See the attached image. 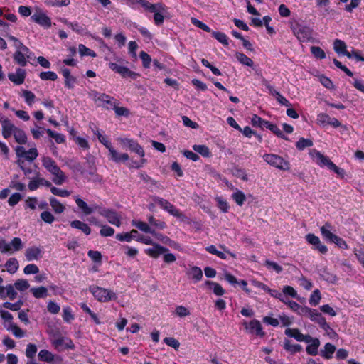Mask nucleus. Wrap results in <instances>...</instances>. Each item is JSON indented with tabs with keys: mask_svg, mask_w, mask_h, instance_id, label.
<instances>
[{
	"mask_svg": "<svg viewBox=\"0 0 364 364\" xmlns=\"http://www.w3.org/2000/svg\"><path fill=\"white\" fill-rule=\"evenodd\" d=\"M290 28L295 37L301 43L313 42L314 32L311 27L296 21L290 22Z\"/></svg>",
	"mask_w": 364,
	"mask_h": 364,
	"instance_id": "nucleus-1",
	"label": "nucleus"
},
{
	"mask_svg": "<svg viewBox=\"0 0 364 364\" xmlns=\"http://www.w3.org/2000/svg\"><path fill=\"white\" fill-rule=\"evenodd\" d=\"M42 166L53 176L52 181L56 185H62L66 180V176L49 156L42 158Z\"/></svg>",
	"mask_w": 364,
	"mask_h": 364,
	"instance_id": "nucleus-2",
	"label": "nucleus"
},
{
	"mask_svg": "<svg viewBox=\"0 0 364 364\" xmlns=\"http://www.w3.org/2000/svg\"><path fill=\"white\" fill-rule=\"evenodd\" d=\"M89 97L97 103V106L103 107L107 109H111L117 100L105 94L96 90H91L88 92Z\"/></svg>",
	"mask_w": 364,
	"mask_h": 364,
	"instance_id": "nucleus-3",
	"label": "nucleus"
},
{
	"mask_svg": "<svg viewBox=\"0 0 364 364\" xmlns=\"http://www.w3.org/2000/svg\"><path fill=\"white\" fill-rule=\"evenodd\" d=\"M89 291L94 297L100 302H107L117 299L116 294L112 291L98 286H90Z\"/></svg>",
	"mask_w": 364,
	"mask_h": 364,
	"instance_id": "nucleus-4",
	"label": "nucleus"
},
{
	"mask_svg": "<svg viewBox=\"0 0 364 364\" xmlns=\"http://www.w3.org/2000/svg\"><path fill=\"white\" fill-rule=\"evenodd\" d=\"M262 158L269 165L279 170L287 171L290 168L289 162L279 155L275 154H265L263 155Z\"/></svg>",
	"mask_w": 364,
	"mask_h": 364,
	"instance_id": "nucleus-5",
	"label": "nucleus"
},
{
	"mask_svg": "<svg viewBox=\"0 0 364 364\" xmlns=\"http://www.w3.org/2000/svg\"><path fill=\"white\" fill-rule=\"evenodd\" d=\"M31 20L44 28H49L52 26L51 19L46 12L41 8H36L35 12L31 16Z\"/></svg>",
	"mask_w": 364,
	"mask_h": 364,
	"instance_id": "nucleus-6",
	"label": "nucleus"
},
{
	"mask_svg": "<svg viewBox=\"0 0 364 364\" xmlns=\"http://www.w3.org/2000/svg\"><path fill=\"white\" fill-rule=\"evenodd\" d=\"M98 213L100 215L105 218L109 223L117 227H120L122 224L121 217L114 210L99 207Z\"/></svg>",
	"mask_w": 364,
	"mask_h": 364,
	"instance_id": "nucleus-7",
	"label": "nucleus"
},
{
	"mask_svg": "<svg viewBox=\"0 0 364 364\" xmlns=\"http://www.w3.org/2000/svg\"><path fill=\"white\" fill-rule=\"evenodd\" d=\"M109 68L114 72L119 74L122 77H129L136 80L139 74L130 70L127 67L115 63H109Z\"/></svg>",
	"mask_w": 364,
	"mask_h": 364,
	"instance_id": "nucleus-8",
	"label": "nucleus"
},
{
	"mask_svg": "<svg viewBox=\"0 0 364 364\" xmlns=\"http://www.w3.org/2000/svg\"><path fill=\"white\" fill-rule=\"evenodd\" d=\"M51 344L58 351H62L65 349H74L75 348V345L71 339L63 336L54 337L51 340Z\"/></svg>",
	"mask_w": 364,
	"mask_h": 364,
	"instance_id": "nucleus-9",
	"label": "nucleus"
},
{
	"mask_svg": "<svg viewBox=\"0 0 364 364\" xmlns=\"http://www.w3.org/2000/svg\"><path fill=\"white\" fill-rule=\"evenodd\" d=\"M306 242L313 245V249L321 254L325 255L328 252V247L320 240V238L313 233H309L305 237Z\"/></svg>",
	"mask_w": 364,
	"mask_h": 364,
	"instance_id": "nucleus-10",
	"label": "nucleus"
},
{
	"mask_svg": "<svg viewBox=\"0 0 364 364\" xmlns=\"http://www.w3.org/2000/svg\"><path fill=\"white\" fill-rule=\"evenodd\" d=\"M153 201L171 215L175 217L181 216L179 210L167 200L158 196H154L153 198Z\"/></svg>",
	"mask_w": 364,
	"mask_h": 364,
	"instance_id": "nucleus-11",
	"label": "nucleus"
},
{
	"mask_svg": "<svg viewBox=\"0 0 364 364\" xmlns=\"http://www.w3.org/2000/svg\"><path fill=\"white\" fill-rule=\"evenodd\" d=\"M50 187L51 182L43 178L39 172L35 173V176L33 177L28 183V187L30 191H36L40 186Z\"/></svg>",
	"mask_w": 364,
	"mask_h": 364,
	"instance_id": "nucleus-12",
	"label": "nucleus"
},
{
	"mask_svg": "<svg viewBox=\"0 0 364 364\" xmlns=\"http://www.w3.org/2000/svg\"><path fill=\"white\" fill-rule=\"evenodd\" d=\"M118 140L122 145L127 146L130 151L135 152L141 157L144 156V151L136 141L129 138H120Z\"/></svg>",
	"mask_w": 364,
	"mask_h": 364,
	"instance_id": "nucleus-13",
	"label": "nucleus"
},
{
	"mask_svg": "<svg viewBox=\"0 0 364 364\" xmlns=\"http://www.w3.org/2000/svg\"><path fill=\"white\" fill-rule=\"evenodd\" d=\"M38 360L44 363H55L60 364L63 359L60 355H54L50 351L43 349L41 350L38 354Z\"/></svg>",
	"mask_w": 364,
	"mask_h": 364,
	"instance_id": "nucleus-14",
	"label": "nucleus"
},
{
	"mask_svg": "<svg viewBox=\"0 0 364 364\" xmlns=\"http://www.w3.org/2000/svg\"><path fill=\"white\" fill-rule=\"evenodd\" d=\"M0 123L2 127V135L5 139L9 138L17 128L6 117L0 114Z\"/></svg>",
	"mask_w": 364,
	"mask_h": 364,
	"instance_id": "nucleus-15",
	"label": "nucleus"
},
{
	"mask_svg": "<svg viewBox=\"0 0 364 364\" xmlns=\"http://www.w3.org/2000/svg\"><path fill=\"white\" fill-rule=\"evenodd\" d=\"M151 246V247L145 249L144 252L149 257L154 259L158 258L160 255H163L164 253L169 252L167 247L161 246L158 243H155Z\"/></svg>",
	"mask_w": 364,
	"mask_h": 364,
	"instance_id": "nucleus-16",
	"label": "nucleus"
},
{
	"mask_svg": "<svg viewBox=\"0 0 364 364\" xmlns=\"http://www.w3.org/2000/svg\"><path fill=\"white\" fill-rule=\"evenodd\" d=\"M334 228L330 223H326L320 228L321 234L322 237L327 242H332L334 241L337 235L333 231Z\"/></svg>",
	"mask_w": 364,
	"mask_h": 364,
	"instance_id": "nucleus-17",
	"label": "nucleus"
},
{
	"mask_svg": "<svg viewBox=\"0 0 364 364\" xmlns=\"http://www.w3.org/2000/svg\"><path fill=\"white\" fill-rule=\"evenodd\" d=\"M244 326L249 333H254L257 336H263L264 332L262 330V326L258 320L253 319L249 323L245 322Z\"/></svg>",
	"mask_w": 364,
	"mask_h": 364,
	"instance_id": "nucleus-18",
	"label": "nucleus"
},
{
	"mask_svg": "<svg viewBox=\"0 0 364 364\" xmlns=\"http://www.w3.org/2000/svg\"><path fill=\"white\" fill-rule=\"evenodd\" d=\"M42 248L36 246L28 247L25 251V257L28 261L38 260L42 257Z\"/></svg>",
	"mask_w": 364,
	"mask_h": 364,
	"instance_id": "nucleus-19",
	"label": "nucleus"
},
{
	"mask_svg": "<svg viewBox=\"0 0 364 364\" xmlns=\"http://www.w3.org/2000/svg\"><path fill=\"white\" fill-rule=\"evenodd\" d=\"M75 200L79 209H80L82 212L86 215H90L95 210L99 209V206L97 205L89 206L87 203L81 199L78 196H75Z\"/></svg>",
	"mask_w": 364,
	"mask_h": 364,
	"instance_id": "nucleus-20",
	"label": "nucleus"
},
{
	"mask_svg": "<svg viewBox=\"0 0 364 364\" xmlns=\"http://www.w3.org/2000/svg\"><path fill=\"white\" fill-rule=\"evenodd\" d=\"M284 333L287 336L294 338L299 342H308L311 341L310 335L302 334L298 328H287Z\"/></svg>",
	"mask_w": 364,
	"mask_h": 364,
	"instance_id": "nucleus-21",
	"label": "nucleus"
},
{
	"mask_svg": "<svg viewBox=\"0 0 364 364\" xmlns=\"http://www.w3.org/2000/svg\"><path fill=\"white\" fill-rule=\"evenodd\" d=\"M26 70L22 68L16 69L15 73H11L8 75L9 79L16 85L23 83L26 78Z\"/></svg>",
	"mask_w": 364,
	"mask_h": 364,
	"instance_id": "nucleus-22",
	"label": "nucleus"
},
{
	"mask_svg": "<svg viewBox=\"0 0 364 364\" xmlns=\"http://www.w3.org/2000/svg\"><path fill=\"white\" fill-rule=\"evenodd\" d=\"M109 151V159L115 162V163H120V162H125L129 160V156L126 153L120 154L117 151L116 149H114L113 146L109 148L108 149Z\"/></svg>",
	"mask_w": 364,
	"mask_h": 364,
	"instance_id": "nucleus-23",
	"label": "nucleus"
},
{
	"mask_svg": "<svg viewBox=\"0 0 364 364\" xmlns=\"http://www.w3.org/2000/svg\"><path fill=\"white\" fill-rule=\"evenodd\" d=\"M310 340L306 343L309 345L306 348V353L311 355H316L318 354V348L320 346V341L317 338H313L310 336Z\"/></svg>",
	"mask_w": 364,
	"mask_h": 364,
	"instance_id": "nucleus-24",
	"label": "nucleus"
},
{
	"mask_svg": "<svg viewBox=\"0 0 364 364\" xmlns=\"http://www.w3.org/2000/svg\"><path fill=\"white\" fill-rule=\"evenodd\" d=\"M61 73L65 78V85L68 89H73L76 82V78L70 75V71L68 68H61Z\"/></svg>",
	"mask_w": 364,
	"mask_h": 364,
	"instance_id": "nucleus-25",
	"label": "nucleus"
},
{
	"mask_svg": "<svg viewBox=\"0 0 364 364\" xmlns=\"http://www.w3.org/2000/svg\"><path fill=\"white\" fill-rule=\"evenodd\" d=\"M146 11L155 12L156 11H164V6L161 4H151L146 0H141L139 4Z\"/></svg>",
	"mask_w": 364,
	"mask_h": 364,
	"instance_id": "nucleus-26",
	"label": "nucleus"
},
{
	"mask_svg": "<svg viewBox=\"0 0 364 364\" xmlns=\"http://www.w3.org/2000/svg\"><path fill=\"white\" fill-rule=\"evenodd\" d=\"M60 21L66 24L68 26L71 28L75 32L80 33V34H85L87 33L86 28L83 26L80 25L77 22L72 23L69 22L65 18H60Z\"/></svg>",
	"mask_w": 364,
	"mask_h": 364,
	"instance_id": "nucleus-27",
	"label": "nucleus"
},
{
	"mask_svg": "<svg viewBox=\"0 0 364 364\" xmlns=\"http://www.w3.org/2000/svg\"><path fill=\"white\" fill-rule=\"evenodd\" d=\"M314 159L320 166H327L328 168H330V164H333L327 156H324L319 151H316L314 155Z\"/></svg>",
	"mask_w": 364,
	"mask_h": 364,
	"instance_id": "nucleus-28",
	"label": "nucleus"
},
{
	"mask_svg": "<svg viewBox=\"0 0 364 364\" xmlns=\"http://www.w3.org/2000/svg\"><path fill=\"white\" fill-rule=\"evenodd\" d=\"M70 226L73 228L80 230L82 232H84L86 235H88L91 232V229L89 225L80 220H73L70 223Z\"/></svg>",
	"mask_w": 364,
	"mask_h": 364,
	"instance_id": "nucleus-29",
	"label": "nucleus"
},
{
	"mask_svg": "<svg viewBox=\"0 0 364 364\" xmlns=\"http://www.w3.org/2000/svg\"><path fill=\"white\" fill-rule=\"evenodd\" d=\"M28 53H30V50L27 52H24L23 50H16L14 54V59L15 62L21 66H26L27 64L26 55H28Z\"/></svg>",
	"mask_w": 364,
	"mask_h": 364,
	"instance_id": "nucleus-30",
	"label": "nucleus"
},
{
	"mask_svg": "<svg viewBox=\"0 0 364 364\" xmlns=\"http://www.w3.org/2000/svg\"><path fill=\"white\" fill-rule=\"evenodd\" d=\"M50 205L55 213L60 214L64 212L65 206L55 198L50 197L49 198Z\"/></svg>",
	"mask_w": 364,
	"mask_h": 364,
	"instance_id": "nucleus-31",
	"label": "nucleus"
},
{
	"mask_svg": "<svg viewBox=\"0 0 364 364\" xmlns=\"http://www.w3.org/2000/svg\"><path fill=\"white\" fill-rule=\"evenodd\" d=\"M188 275L196 283L202 279L203 272L200 267L196 266L190 269Z\"/></svg>",
	"mask_w": 364,
	"mask_h": 364,
	"instance_id": "nucleus-32",
	"label": "nucleus"
},
{
	"mask_svg": "<svg viewBox=\"0 0 364 364\" xmlns=\"http://www.w3.org/2000/svg\"><path fill=\"white\" fill-rule=\"evenodd\" d=\"M5 327L8 331H11L16 338H21L25 336V332L15 323L5 324Z\"/></svg>",
	"mask_w": 364,
	"mask_h": 364,
	"instance_id": "nucleus-33",
	"label": "nucleus"
},
{
	"mask_svg": "<svg viewBox=\"0 0 364 364\" xmlns=\"http://www.w3.org/2000/svg\"><path fill=\"white\" fill-rule=\"evenodd\" d=\"M336 350L334 345L327 343L324 346V348L321 351V355L326 359H331Z\"/></svg>",
	"mask_w": 364,
	"mask_h": 364,
	"instance_id": "nucleus-34",
	"label": "nucleus"
},
{
	"mask_svg": "<svg viewBox=\"0 0 364 364\" xmlns=\"http://www.w3.org/2000/svg\"><path fill=\"white\" fill-rule=\"evenodd\" d=\"M15 138V140L17 143L23 144L27 141V136L23 130L19 128H16V130L12 134Z\"/></svg>",
	"mask_w": 364,
	"mask_h": 364,
	"instance_id": "nucleus-35",
	"label": "nucleus"
},
{
	"mask_svg": "<svg viewBox=\"0 0 364 364\" xmlns=\"http://www.w3.org/2000/svg\"><path fill=\"white\" fill-rule=\"evenodd\" d=\"M309 318L312 321L316 322L321 328L326 323L325 318L316 309H313V312L310 315Z\"/></svg>",
	"mask_w": 364,
	"mask_h": 364,
	"instance_id": "nucleus-36",
	"label": "nucleus"
},
{
	"mask_svg": "<svg viewBox=\"0 0 364 364\" xmlns=\"http://www.w3.org/2000/svg\"><path fill=\"white\" fill-rule=\"evenodd\" d=\"M7 272L10 274H14L18 269V262L16 258H10L5 264Z\"/></svg>",
	"mask_w": 364,
	"mask_h": 364,
	"instance_id": "nucleus-37",
	"label": "nucleus"
},
{
	"mask_svg": "<svg viewBox=\"0 0 364 364\" xmlns=\"http://www.w3.org/2000/svg\"><path fill=\"white\" fill-rule=\"evenodd\" d=\"M31 291L36 299L46 298L48 296V289L45 287L31 288Z\"/></svg>",
	"mask_w": 364,
	"mask_h": 364,
	"instance_id": "nucleus-38",
	"label": "nucleus"
},
{
	"mask_svg": "<svg viewBox=\"0 0 364 364\" xmlns=\"http://www.w3.org/2000/svg\"><path fill=\"white\" fill-rule=\"evenodd\" d=\"M333 49L336 53L338 54H343L345 55L346 52H348L346 50V45L344 41L336 39L333 43Z\"/></svg>",
	"mask_w": 364,
	"mask_h": 364,
	"instance_id": "nucleus-39",
	"label": "nucleus"
},
{
	"mask_svg": "<svg viewBox=\"0 0 364 364\" xmlns=\"http://www.w3.org/2000/svg\"><path fill=\"white\" fill-rule=\"evenodd\" d=\"M267 129L272 131L274 134H275L277 136L281 137L284 139H287L288 138L285 136V135L282 133V132L279 129V128L274 124H272L269 122H267L265 123V127Z\"/></svg>",
	"mask_w": 364,
	"mask_h": 364,
	"instance_id": "nucleus-40",
	"label": "nucleus"
},
{
	"mask_svg": "<svg viewBox=\"0 0 364 364\" xmlns=\"http://www.w3.org/2000/svg\"><path fill=\"white\" fill-rule=\"evenodd\" d=\"M284 348L286 350L289 351L291 353L299 352L302 349V348L300 345L292 344V343H291V341L288 339H285V341L284 342Z\"/></svg>",
	"mask_w": 364,
	"mask_h": 364,
	"instance_id": "nucleus-41",
	"label": "nucleus"
},
{
	"mask_svg": "<svg viewBox=\"0 0 364 364\" xmlns=\"http://www.w3.org/2000/svg\"><path fill=\"white\" fill-rule=\"evenodd\" d=\"M132 225L146 233H149L151 230V228L146 223L140 220H134L132 221Z\"/></svg>",
	"mask_w": 364,
	"mask_h": 364,
	"instance_id": "nucleus-42",
	"label": "nucleus"
},
{
	"mask_svg": "<svg viewBox=\"0 0 364 364\" xmlns=\"http://www.w3.org/2000/svg\"><path fill=\"white\" fill-rule=\"evenodd\" d=\"M205 284L207 286L213 287V293L217 296H222L225 294V290L218 283L208 280L205 282Z\"/></svg>",
	"mask_w": 364,
	"mask_h": 364,
	"instance_id": "nucleus-43",
	"label": "nucleus"
},
{
	"mask_svg": "<svg viewBox=\"0 0 364 364\" xmlns=\"http://www.w3.org/2000/svg\"><path fill=\"white\" fill-rule=\"evenodd\" d=\"M211 34L213 38L218 41L220 43L224 46H228V38L225 33L220 31H211Z\"/></svg>",
	"mask_w": 364,
	"mask_h": 364,
	"instance_id": "nucleus-44",
	"label": "nucleus"
},
{
	"mask_svg": "<svg viewBox=\"0 0 364 364\" xmlns=\"http://www.w3.org/2000/svg\"><path fill=\"white\" fill-rule=\"evenodd\" d=\"M46 132L48 136L53 139L58 144H62L65 141V136L62 134L57 133L50 129H46Z\"/></svg>",
	"mask_w": 364,
	"mask_h": 364,
	"instance_id": "nucleus-45",
	"label": "nucleus"
},
{
	"mask_svg": "<svg viewBox=\"0 0 364 364\" xmlns=\"http://www.w3.org/2000/svg\"><path fill=\"white\" fill-rule=\"evenodd\" d=\"M237 60L242 65L252 67L253 61L242 53H237L235 55Z\"/></svg>",
	"mask_w": 364,
	"mask_h": 364,
	"instance_id": "nucleus-46",
	"label": "nucleus"
},
{
	"mask_svg": "<svg viewBox=\"0 0 364 364\" xmlns=\"http://www.w3.org/2000/svg\"><path fill=\"white\" fill-rule=\"evenodd\" d=\"M193 149L204 157H209L210 156L208 147L205 145L195 144L193 146Z\"/></svg>",
	"mask_w": 364,
	"mask_h": 364,
	"instance_id": "nucleus-47",
	"label": "nucleus"
},
{
	"mask_svg": "<svg viewBox=\"0 0 364 364\" xmlns=\"http://www.w3.org/2000/svg\"><path fill=\"white\" fill-rule=\"evenodd\" d=\"M21 96L24 98L25 102L29 106H31L35 102L36 95L30 90H22Z\"/></svg>",
	"mask_w": 364,
	"mask_h": 364,
	"instance_id": "nucleus-48",
	"label": "nucleus"
},
{
	"mask_svg": "<svg viewBox=\"0 0 364 364\" xmlns=\"http://www.w3.org/2000/svg\"><path fill=\"white\" fill-rule=\"evenodd\" d=\"M232 198L235 201V203L240 206H242L246 200V196L244 194V193L239 190H237L232 194Z\"/></svg>",
	"mask_w": 364,
	"mask_h": 364,
	"instance_id": "nucleus-49",
	"label": "nucleus"
},
{
	"mask_svg": "<svg viewBox=\"0 0 364 364\" xmlns=\"http://www.w3.org/2000/svg\"><path fill=\"white\" fill-rule=\"evenodd\" d=\"M11 245V247L12 248V253L14 252H17L23 249V244L22 242V240L19 237H14L11 242H9Z\"/></svg>",
	"mask_w": 364,
	"mask_h": 364,
	"instance_id": "nucleus-50",
	"label": "nucleus"
},
{
	"mask_svg": "<svg viewBox=\"0 0 364 364\" xmlns=\"http://www.w3.org/2000/svg\"><path fill=\"white\" fill-rule=\"evenodd\" d=\"M63 318L65 322L70 323L73 320H74V315L72 314V311L70 307L65 306L63 309Z\"/></svg>",
	"mask_w": 364,
	"mask_h": 364,
	"instance_id": "nucleus-51",
	"label": "nucleus"
},
{
	"mask_svg": "<svg viewBox=\"0 0 364 364\" xmlns=\"http://www.w3.org/2000/svg\"><path fill=\"white\" fill-rule=\"evenodd\" d=\"M39 77L42 80L55 81L58 78L57 74L53 71L41 72Z\"/></svg>",
	"mask_w": 364,
	"mask_h": 364,
	"instance_id": "nucleus-52",
	"label": "nucleus"
},
{
	"mask_svg": "<svg viewBox=\"0 0 364 364\" xmlns=\"http://www.w3.org/2000/svg\"><path fill=\"white\" fill-rule=\"evenodd\" d=\"M23 302L21 300H18L16 303H10V302H4L2 306L8 309L11 311H18L21 309Z\"/></svg>",
	"mask_w": 364,
	"mask_h": 364,
	"instance_id": "nucleus-53",
	"label": "nucleus"
},
{
	"mask_svg": "<svg viewBox=\"0 0 364 364\" xmlns=\"http://www.w3.org/2000/svg\"><path fill=\"white\" fill-rule=\"evenodd\" d=\"M70 0H46V4L50 6H66L69 5Z\"/></svg>",
	"mask_w": 364,
	"mask_h": 364,
	"instance_id": "nucleus-54",
	"label": "nucleus"
},
{
	"mask_svg": "<svg viewBox=\"0 0 364 364\" xmlns=\"http://www.w3.org/2000/svg\"><path fill=\"white\" fill-rule=\"evenodd\" d=\"M261 82L264 86L266 87V88L268 90L269 94L272 95V96H274L277 97L280 94L278 91H277L274 88V87L272 85H270L269 81L267 80H266L264 77H263L262 76L261 77Z\"/></svg>",
	"mask_w": 364,
	"mask_h": 364,
	"instance_id": "nucleus-55",
	"label": "nucleus"
},
{
	"mask_svg": "<svg viewBox=\"0 0 364 364\" xmlns=\"http://www.w3.org/2000/svg\"><path fill=\"white\" fill-rule=\"evenodd\" d=\"M14 287L20 291H23L29 288L30 284L26 279H18L14 283Z\"/></svg>",
	"mask_w": 364,
	"mask_h": 364,
	"instance_id": "nucleus-56",
	"label": "nucleus"
},
{
	"mask_svg": "<svg viewBox=\"0 0 364 364\" xmlns=\"http://www.w3.org/2000/svg\"><path fill=\"white\" fill-rule=\"evenodd\" d=\"M321 299L320 291L317 289H315L311 294L309 299V304L312 306H316L318 304Z\"/></svg>",
	"mask_w": 364,
	"mask_h": 364,
	"instance_id": "nucleus-57",
	"label": "nucleus"
},
{
	"mask_svg": "<svg viewBox=\"0 0 364 364\" xmlns=\"http://www.w3.org/2000/svg\"><path fill=\"white\" fill-rule=\"evenodd\" d=\"M78 50L81 56L96 57V53L94 51L82 44L79 45Z\"/></svg>",
	"mask_w": 364,
	"mask_h": 364,
	"instance_id": "nucleus-58",
	"label": "nucleus"
},
{
	"mask_svg": "<svg viewBox=\"0 0 364 364\" xmlns=\"http://www.w3.org/2000/svg\"><path fill=\"white\" fill-rule=\"evenodd\" d=\"M38 156V152L36 148L33 147L31 148L28 151H26V154L24 156V158L32 162L34 161Z\"/></svg>",
	"mask_w": 364,
	"mask_h": 364,
	"instance_id": "nucleus-59",
	"label": "nucleus"
},
{
	"mask_svg": "<svg viewBox=\"0 0 364 364\" xmlns=\"http://www.w3.org/2000/svg\"><path fill=\"white\" fill-rule=\"evenodd\" d=\"M313 145V142L310 139L301 138L299 140L296 142V146L299 150H303L306 147H310Z\"/></svg>",
	"mask_w": 364,
	"mask_h": 364,
	"instance_id": "nucleus-60",
	"label": "nucleus"
},
{
	"mask_svg": "<svg viewBox=\"0 0 364 364\" xmlns=\"http://www.w3.org/2000/svg\"><path fill=\"white\" fill-rule=\"evenodd\" d=\"M46 129H44L36 124L35 127L31 129V132L35 139H38L41 136H43L44 132H46Z\"/></svg>",
	"mask_w": 364,
	"mask_h": 364,
	"instance_id": "nucleus-61",
	"label": "nucleus"
},
{
	"mask_svg": "<svg viewBox=\"0 0 364 364\" xmlns=\"http://www.w3.org/2000/svg\"><path fill=\"white\" fill-rule=\"evenodd\" d=\"M100 230V235L102 237H110L114 234V230L110 226L102 225Z\"/></svg>",
	"mask_w": 364,
	"mask_h": 364,
	"instance_id": "nucleus-62",
	"label": "nucleus"
},
{
	"mask_svg": "<svg viewBox=\"0 0 364 364\" xmlns=\"http://www.w3.org/2000/svg\"><path fill=\"white\" fill-rule=\"evenodd\" d=\"M37 352V346L33 343H28L26 349V356L28 358L33 359Z\"/></svg>",
	"mask_w": 364,
	"mask_h": 364,
	"instance_id": "nucleus-63",
	"label": "nucleus"
},
{
	"mask_svg": "<svg viewBox=\"0 0 364 364\" xmlns=\"http://www.w3.org/2000/svg\"><path fill=\"white\" fill-rule=\"evenodd\" d=\"M311 51L314 56L317 59L322 60L326 58V53L320 47L312 46L311 48Z\"/></svg>",
	"mask_w": 364,
	"mask_h": 364,
	"instance_id": "nucleus-64",
	"label": "nucleus"
}]
</instances>
